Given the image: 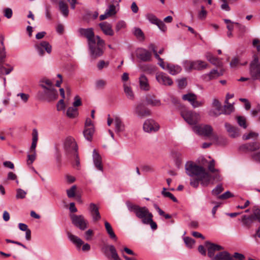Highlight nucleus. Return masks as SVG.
Segmentation results:
<instances>
[{
	"label": "nucleus",
	"mask_w": 260,
	"mask_h": 260,
	"mask_svg": "<svg viewBox=\"0 0 260 260\" xmlns=\"http://www.w3.org/2000/svg\"><path fill=\"white\" fill-rule=\"evenodd\" d=\"M231 254L227 251H222L218 253L212 259L214 260H230Z\"/></svg>",
	"instance_id": "obj_29"
},
{
	"label": "nucleus",
	"mask_w": 260,
	"mask_h": 260,
	"mask_svg": "<svg viewBox=\"0 0 260 260\" xmlns=\"http://www.w3.org/2000/svg\"><path fill=\"white\" fill-rule=\"evenodd\" d=\"M253 213L251 216L254 220H257L260 222V208L257 206H254L252 209Z\"/></svg>",
	"instance_id": "obj_43"
},
{
	"label": "nucleus",
	"mask_w": 260,
	"mask_h": 260,
	"mask_svg": "<svg viewBox=\"0 0 260 260\" xmlns=\"http://www.w3.org/2000/svg\"><path fill=\"white\" fill-rule=\"evenodd\" d=\"M156 25L162 31L165 32L167 30V26L162 21L159 20Z\"/></svg>",
	"instance_id": "obj_61"
},
{
	"label": "nucleus",
	"mask_w": 260,
	"mask_h": 260,
	"mask_svg": "<svg viewBox=\"0 0 260 260\" xmlns=\"http://www.w3.org/2000/svg\"><path fill=\"white\" fill-rule=\"evenodd\" d=\"M181 115L189 125H196L201 118L199 113L191 110L182 111Z\"/></svg>",
	"instance_id": "obj_5"
},
{
	"label": "nucleus",
	"mask_w": 260,
	"mask_h": 260,
	"mask_svg": "<svg viewBox=\"0 0 260 260\" xmlns=\"http://www.w3.org/2000/svg\"><path fill=\"white\" fill-rule=\"evenodd\" d=\"M35 48L40 56L44 55V49L49 54L52 51L51 46L46 41H42L40 44H36L35 45Z\"/></svg>",
	"instance_id": "obj_15"
},
{
	"label": "nucleus",
	"mask_w": 260,
	"mask_h": 260,
	"mask_svg": "<svg viewBox=\"0 0 260 260\" xmlns=\"http://www.w3.org/2000/svg\"><path fill=\"white\" fill-rule=\"evenodd\" d=\"M206 59L211 63L216 66H220L221 62L219 59L214 56L210 52H207L205 55Z\"/></svg>",
	"instance_id": "obj_32"
},
{
	"label": "nucleus",
	"mask_w": 260,
	"mask_h": 260,
	"mask_svg": "<svg viewBox=\"0 0 260 260\" xmlns=\"http://www.w3.org/2000/svg\"><path fill=\"white\" fill-rule=\"evenodd\" d=\"M94 130L92 126L90 128H85L83 134L85 139L88 141L92 140V136L94 133Z\"/></svg>",
	"instance_id": "obj_38"
},
{
	"label": "nucleus",
	"mask_w": 260,
	"mask_h": 260,
	"mask_svg": "<svg viewBox=\"0 0 260 260\" xmlns=\"http://www.w3.org/2000/svg\"><path fill=\"white\" fill-rule=\"evenodd\" d=\"M105 41L99 36H96V40L88 44V47L90 56L96 58L101 56L104 52Z\"/></svg>",
	"instance_id": "obj_2"
},
{
	"label": "nucleus",
	"mask_w": 260,
	"mask_h": 260,
	"mask_svg": "<svg viewBox=\"0 0 260 260\" xmlns=\"http://www.w3.org/2000/svg\"><path fill=\"white\" fill-rule=\"evenodd\" d=\"M137 217L141 219L142 222L143 223V221L145 219L149 218V217H153L152 214L149 212L148 208L146 207H139L137 211L135 214Z\"/></svg>",
	"instance_id": "obj_13"
},
{
	"label": "nucleus",
	"mask_w": 260,
	"mask_h": 260,
	"mask_svg": "<svg viewBox=\"0 0 260 260\" xmlns=\"http://www.w3.org/2000/svg\"><path fill=\"white\" fill-rule=\"evenodd\" d=\"M185 169L187 175L190 177H196L191 179L190 181V185L194 188L198 187L200 183L202 186L207 187L210 184H213V181L218 182L222 179L219 173L212 175L204 167L193 161L187 162Z\"/></svg>",
	"instance_id": "obj_1"
},
{
	"label": "nucleus",
	"mask_w": 260,
	"mask_h": 260,
	"mask_svg": "<svg viewBox=\"0 0 260 260\" xmlns=\"http://www.w3.org/2000/svg\"><path fill=\"white\" fill-rule=\"evenodd\" d=\"M58 5L59 9L61 14L63 15V16L67 17L68 16L69 12L68 5L63 0L59 1Z\"/></svg>",
	"instance_id": "obj_27"
},
{
	"label": "nucleus",
	"mask_w": 260,
	"mask_h": 260,
	"mask_svg": "<svg viewBox=\"0 0 260 260\" xmlns=\"http://www.w3.org/2000/svg\"><path fill=\"white\" fill-rule=\"evenodd\" d=\"M234 110V106L233 104H230L228 102V104H226L224 106V113L225 114H230L231 112H232Z\"/></svg>",
	"instance_id": "obj_52"
},
{
	"label": "nucleus",
	"mask_w": 260,
	"mask_h": 260,
	"mask_svg": "<svg viewBox=\"0 0 260 260\" xmlns=\"http://www.w3.org/2000/svg\"><path fill=\"white\" fill-rule=\"evenodd\" d=\"M260 145L257 142L249 143L244 144L243 146V148L249 151H255L259 148Z\"/></svg>",
	"instance_id": "obj_34"
},
{
	"label": "nucleus",
	"mask_w": 260,
	"mask_h": 260,
	"mask_svg": "<svg viewBox=\"0 0 260 260\" xmlns=\"http://www.w3.org/2000/svg\"><path fill=\"white\" fill-rule=\"evenodd\" d=\"M152 218L153 217H149V218L147 219V220L145 219L143 221V224H150L151 229L154 230L157 229V224L154 221H153Z\"/></svg>",
	"instance_id": "obj_49"
},
{
	"label": "nucleus",
	"mask_w": 260,
	"mask_h": 260,
	"mask_svg": "<svg viewBox=\"0 0 260 260\" xmlns=\"http://www.w3.org/2000/svg\"><path fill=\"white\" fill-rule=\"evenodd\" d=\"M72 223L81 230H84L87 228L88 222L85 220L83 215H77L73 214L71 216Z\"/></svg>",
	"instance_id": "obj_9"
},
{
	"label": "nucleus",
	"mask_w": 260,
	"mask_h": 260,
	"mask_svg": "<svg viewBox=\"0 0 260 260\" xmlns=\"http://www.w3.org/2000/svg\"><path fill=\"white\" fill-rule=\"evenodd\" d=\"M205 243L207 247L208 256L210 258H212L214 257L215 251L223 249V247L220 245L211 243L209 241H206Z\"/></svg>",
	"instance_id": "obj_17"
},
{
	"label": "nucleus",
	"mask_w": 260,
	"mask_h": 260,
	"mask_svg": "<svg viewBox=\"0 0 260 260\" xmlns=\"http://www.w3.org/2000/svg\"><path fill=\"white\" fill-rule=\"evenodd\" d=\"M249 73L253 80L260 79V63L258 57L254 55L253 59L250 64Z\"/></svg>",
	"instance_id": "obj_6"
},
{
	"label": "nucleus",
	"mask_w": 260,
	"mask_h": 260,
	"mask_svg": "<svg viewBox=\"0 0 260 260\" xmlns=\"http://www.w3.org/2000/svg\"><path fill=\"white\" fill-rule=\"evenodd\" d=\"M107 248L110 252L111 257L112 258L113 260H121L116 251V248L113 245H108Z\"/></svg>",
	"instance_id": "obj_37"
},
{
	"label": "nucleus",
	"mask_w": 260,
	"mask_h": 260,
	"mask_svg": "<svg viewBox=\"0 0 260 260\" xmlns=\"http://www.w3.org/2000/svg\"><path fill=\"white\" fill-rule=\"evenodd\" d=\"M182 98L183 100L189 102L194 108L200 107L203 105V102L197 101V96L193 93L184 94Z\"/></svg>",
	"instance_id": "obj_12"
},
{
	"label": "nucleus",
	"mask_w": 260,
	"mask_h": 260,
	"mask_svg": "<svg viewBox=\"0 0 260 260\" xmlns=\"http://www.w3.org/2000/svg\"><path fill=\"white\" fill-rule=\"evenodd\" d=\"M254 219L253 218V217L250 216H247V215H243L241 219V221L243 223V224L249 228L252 223H253Z\"/></svg>",
	"instance_id": "obj_36"
},
{
	"label": "nucleus",
	"mask_w": 260,
	"mask_h": 260,
	"mask_svg": "<svg viewBox=\"0 0 260 260\" xmlns=\"http://www.w3.org/2000/svg\"><path fill=\"white\" fill-rule=\"evenodd\" d=\"M82 105V102L81 98L78 96L76 95L74 97V102L73 103L74 107L77 108Z\"/></svg>",
	"instance_id": "obj_63"
},
{
	"label": "nucleus",
	"mask_w": 260,
	"mask_h": 260,
	"mask_svg": "<svg viewBox=\"0 0 260 260\" xmlns=\"http://www.w3.org/2000/svg\"><path fill=\"white\" fill-rule=\"evenodd\" d=\"M114 123L115 125V131L117 134H119L124 131L125 125L120 117L118 116L115 117L114 119Z\"/></svg>",
	"instance_id": "obj_22"
},
{
	"label": "nucleus",
	"mask_w": 260,
	"mask_h": 260,
	"mask_svg": "<svg viewBox=\"0 0 260 260\" xmlns=\"http://www.w3.org/2000/svg\"><path fill=\"white\" fill-rule=\"evenodd\" d=\"M68 237L70 240L76 246L77 249L80 248L82 245L83 244V241L78 237L68 232Z\"/></svg>",
	"instance_id": "obj_23"
},
{
	"label": "nucleus",
	"mask_w": 260,
	"mask_h": 260,
	"mask_svg": "<svg viewBox=\"0 0 260 260\" xmlns=\"http://www.w3.org/2000/svg\"><path fill=\"white\" fill-rule=\"evenodd\" d=\"M107 85V81L104 79H100L95 81V87L97 89H103Z\"/></svg>",
	"instance_id": "obj_42"
},
{
	"label": "nucleus",
	"mask_w": 260,
	"mask_h": 260,
	"mask_svg": "<svg viewBox=\"0 0 260 260\" xmlns=\"http://www.w3.org/2000/svg\"><path fill=\"white\" fill-rule=\"evenodd\" d=\"M223 75V71H220L218 72L217 70H212L209 73L206 74L205 76L208 77V80H211L215 79Z\"/></svg>",
	"instance_id": "obj_33"
},
{
	"label": "nucleus",
	"mask_w": 260,
	"mask_h": 260,
	"mask_svg": "<svg viewBox=\"0 0 260 260\" xmlns=\"http://www.w3.org/2000/svg\"><path fill=\"white\" fill-rule=\"evenodd\" d=\"M105 228H106V231H107V233L108 234V235H109L111 239H114L115 240H116L117 237H116L110 224L108 222L105 221Z\"/></svg>",
	"instance_id": "obj_39"
},
{
	"label": "nucleus",
	"mask_w": 260,
	"mask_h": 260,
	"mask_svg": "<svg viewBox=\"0 0 260 260\" xmlns=\"http://www.w3.org/2000/svg\"><path fill=\"white\" fill-rule=\"evenodd\" d=\"M212 107L215 108L216 110L218 112V113H215L214 112H211V115L217 116L221 114V112L220 111L221 110V104L220 102L217 99H213L212 103Z\"/></svg>",
	"instance_id": "obj_26"
},
{
	"label": "nucleus",
	"mask_w": 260,
	"mask_h": 260,
	"mask_svg": "<svg viewBox=\"0 0 260 260\" xmlns=\"http://www.w3.org/2000/svg\"><path fill=\"white\" fill-rule=\"evenodd\" d=\"M39 86L44 90L53 87L54 85L53 83L50 80L46 78H44L40 80Z\"/></svg>",
	"instance_id": "obj_25"
},
{
	"label": "nucleus",
	"mask_w": 260,
	"mask_h": 260,
	"mask_svg": "<svg viewBox=\"0 0 260 260\" xmlns=\"http://www.w3.org/2000/svg\"><path fill=\"white\" fill-rule=\"evenodd\" d=\"M258 136V134L251 132L248 134H244L243 136V139L244 140H248L251 138H255Z\"/></svg>",
	"instance_id": "obj_57"
},
{
	"label": "nucleus",
	"mask_w": 260,
	"mask_h": 260,
	"mask_svg": "<svg viewBox=\"0 0 260 260\" xmlns=\"http://www.w3.org/2000/svg\"><path fill=\"white\" fill-rule=\"evenodd\" d=\"M125 204H126V205L127 206L128 210L130 212H134L135 214H136L139 207H140L139 206H138L137 205L133 204L129 201H127L126 202Z\"/></svg>",
	"instance_id": "obj_44"
},
{
	"label": "nucleus",
	"mask_w": 260,
	"mask_h": 260,
	"mask_svg": "<svg viewBox=\"0 0 260 260\" xmlns=\"http://www.w3.org/2000/svg\"><path fill=\"white\" fill-rule=\"evenodd\" d=\"M134 113L137 117L141 119L151 115V111L142 103L138 104L136 106Z\"/></svg>",
	"instance_id": "obj_7"
},
{
	"label": "nucleus",
	"mask_w": 260,
	"mask_h": 260,
	"mask_svg": "<svg viewBox=\"0 0 260 260\" xmlns=\"http://www.w3.org/2000/svg\"><path fill=\"white\" fill-rule=\"evenodd\" d=\"M124 91L127 98L130 100H134V94L132 90V88L126 84H124Z\"/></svg>",
	"instance_id": "obj_41"
},
{
	"label": "nucleus",
	"mask_w": 260,
	"mask_h": 260,
	"mask_svg": "<svg viewBox=\"0 0 260 260\" xmlns=\"http://www.w3.org/2000/svg\"><path fill=\"white\" fill-rule=\"evenodd\" d=\"M139 83L140 88L144 90H148L149 89V85L148 84V79L146 77L142 75L139 78Z\"/></svg>",
	"instance_id": "obj_28"
},
{
	"label": "nucleus",
	"mask_w": 260,
	"mask_h": 260,
	"mask_svg": "<svg viewBox=\"0 0 260 260\" xmlns=\"http://www.w3.org/2000/svg\"><path fill=\"white\" fill-rule=\"evenodd\" d=\"M64 149L68 153H74L77 152L78 146L75 139L69 137L66 139L64 142Z\"/></svg>",
	"instance_id": "obj_8"
},
{
	"label": "nucleus",
	"mask_w": 260,
	"mask_h": 260,
	"mask_svg": "<svg viewBox=\"0 0 260 260\" xmlns=\"http://www.w3.org/2000/svg\"><path fill=\"white\" fill-rule=\"evenodd\" d=\"M146 101L148 105L152 106H159L161 105L160 101L156 99L154 96L148 95L146 98Z\"/></svg>",
	"instance_id": "obj_30"
},
{
	"label": "nucleus",
	"mask_w": 260,
	"mask_h": 260,
	"mask_svg": "<svg viewBox=\"0 0 260 260\" xmlns=\"http://www.w3.org/2000/svg\"><path fill=\"white\" fill-rule=\"evenodd\" d=\"M215 162L214 159H212L209 161L208 166V170L211 173H218V171H219L218 170L215 169Z\"/></svg>",
	"instance_id": "obj_51"
},
{
	"label": "nucleus",
	"mask_w": 260,
	"mask_h": 260,
	"mask_svg": "<svg viewBox=\"0 0 260 260\" xmlns=\"http://www.w3.org/2000/svg\"><path fill=\"white\" fill-rule=\"evenodd\" d=\"M207 12L203 6H201V10L198 13V18L200 19H204L207 16Z\"/></svg>",
	"instance_id": "obj_56"
},
{
	"label": "nucleus",
	"mask_w": 260,
	"mask_h": 260,
	"mask_svg": "<svg viewBox=\"0 0 260 260\" xmlns=\"http://www.w3.org/2000/svg\"><path fill=\"white\" fill-rule=\"evenodd\" d=\"M78 31L80 36L84 37L87 39V44L96 40V36H95L92 28H80Z\"/></svg>",
	"instance_id": "obj_11"
},
{
	"label": "nucleus",
	"mask_w": 260,
	"mask_h": 260,
	"mask_svg": "<svg viewBox=\"0 0 260 260\" xmlns=\"http://www.w3.org/2000/svg\"><path fill=\"white\" fill-rule=\"evenodd\" d=\"M92 157L95 167L98 170L103 171V167L102 161V157L95 149H94L93 151Z\"/></svg>",
	"instance_id": "obj_20"
},
{
	"label": "nucleus",
	"mask_w": 260,
	"mask_h": 260,
	"mask_svg": "<svg viewBox=\"0 0 260 260\" xmlns=\"http://www.w3.org/2000/svg\"><path fill=\"white\" fill-rule=\"evenodd\" d=\"M224 125L230 137L235 138L239 136V129L237 127L232 125L229 123H225Z\"/></svg>",
	"instance_id": "obj_21"
},
{
	"label": "nucleus",
	"mask_w": 260,
	"mask_h": 260,
	"mask_svg": "<svg viewBox=\"0 0 260 260\" xmlns=\"http://www.w3.org/2000/svg\"><path fill=\"white\" fill-rule=\"evenodd\" d=\"M105 12L110 17L114 15L116 13V7L113 4H111L108 6V9L106 10Z\"/></svg>",
	"instance_id": "obj_47"
},
{
	"label": "nucleus",
	"mask_w": 260,
	"mask_h": 260,
	"mask_svg": "<svg viewBox=\"0 0 260 260\" xmlns=\"http://www.w3.org/2000/svg\"><path fill=\"white\" fill-rule=\"evenodd\" d=\"M37 96L41 100H46L48 102H51L55 100L57 98L58 92L54 88V86H53L38 91Z\"/></svg>",
	"instance_id": "obj_3"
},
{
	"label": "nucleus",
	"mask_w": 260,
	"mask_h": 260,
	"mask_svg": "<svg viewBox=\"0 0 260 260\" xmlns=\"http://www.w3.org/2000/svg\"><path fill=\"white\" fill-rule=\"evenodd\" d=\"M159 124L151 119H147L143 124V129L146 133H155L159 130Z\"/></svg>",
	"instance_id": "obj_10"
},
{
	"label": "nucleus",
	"mask_w": 260,
	"mask_h": 260,
	"mask_svg": "<svg viewBox=\"0 0 260 260\" xmlns=\"http://www.w3.org/2000/svg\"><path fill=\"white\" fill-rule=\"evenodd\" d=\"M184 241L186 245L189 248H192L195 243V241L193 239L188 237H185Z\"/></svg>",
	"instance_id": "obj_54"
},
{
	"label": "nucleus",
	"mask_w": 260,
	"mask_h": 260,
	"mask_svg": "<svg viewBox=\"0 0 260 260\" xmlns=\"http://www.w3.org/2000/svg\"><path fill=\"white\" fill-rule=\"evenodd\" d=\"M161 194L166 198H169L174 202H177V199L174 196V195L169 191H166V188H163L162 190L161 191Z\"/></svg>",
	"instance_id": "obj_46"
},
{
	"label": "nucleus",
	"mask_w": 260,
	"mask_h": 260,
	"mask_svg": "<svg viewBox=\"0 0 260 260\" xmlns=\"http://www.w3.org/2000/svg\"><path fill=\"white\" fill-rule=\"evenodd\" d=\"M78 115V111L77 108L75 107H69L67 111V115L69 118H74L77 116Z\"/></svg>",
	"instance_id": "obj_40"
},
{
	"label": "nucleus",
	"mask_w": 260,
	"mask_h": 260,
	"mask_svg": "<svg viewBox=\"0 0 260 260\" xmlns=\"http://www.w3.org/2000/svg\"><path fill=\"white\" fill-rule=\"evenodd\" d=\"M232 197H233V195L231 192L229 191H227L221 195L219 196L217 198L218 199L225 200Z\"/></svg>",
	"instance_id": "obj_60"
},
{
	"label": "nucleus",
	"mask_w": 260,
	"mask_h": 260,
	"mask_svg": "<svg viewBox=\"0 0 260 260\" xmlns=\"http://www.w3.org/2000/svg\"><path fill=\"white\" fill-rule=\"evenodd\" d=\"M89 210L94 221H98L101 219V216L99 211V208L95 204H90Z\"/></svg>",
	"instance_id": "obj_19"
},
{
	"label": "nucleus",
	"mask_w": 260,
	"mask_h": 260,
	"mask_svg": "<svg viewBox=\"0 0 260 260\" xmlns=\"http://www.w3.org/2000/svg\"><path fill=\"white\" fill-rule=\"evenodd\" d=\"M223 190V188L221 185H218L212 191V193L213 195H218Z\"/></svg>",
	"instance_id": "obj_58"
},
{
	"label": "nucleus",
	"mask_w": 260,
	"mask_h": 260,
	"mask_svg": "<svg viewBox=\"0 0 260 260\" xmlns=\"http://www.w3.org/2000/svg\"><path fill=\"white\" fill-rule=\"evenodd\" d=\"M184 69L187 71H190L193 70V61L190 60H185L183 63Z\"/></svg>",
	"instance_id": "obj_50"
},
{
	"label": "nucleus",
	"mask_w": 260,
	"mask_h": 260,
	"mask_svg": "<svg viewBox=\"0 0 260 260\" xmlns=\"http://www.w3.org/2000/svg\"><path fill=\"white\" fill-rule=\"evenodd\" d=\"M166 70H168L170 74L175 75L181 72V68L178 65L167 63V68Z\"/></svg>",
	"instance_id": "obj_24"
},
{
	"label": "nucleus",
	"mask_w": 260,
	"mask_h": 260,
	"mask_svg": "<svg viewBox=\"0 0 260 260\" xmlns=\"http://www.w3.org/2000/svg\"><path fill=\"white\" fill-rule=\"evenodd\" d=\"M136 56L138 58L143 61H150L151 60V53L144 48L137 49L136 50Z\"/></svg>",
	"instance_id": "obj_14"
},
{
	"label": "nucleus",
	"mask_w": 260,
	"mask_h": 260,
	"mask_svg": "<svg viewBox=\"0 0 260 260\" xmlns=\"http://www.w3.org/2000/svg\"><path fill=\"white\" fill-rule=\"evenodd\" d=\"M146 19L152 24L156 25V23L159 21V19H158L155 15L152 13H148L146 15Z\"/></svg>",
	"instance_id": "obj_45"
},
{
	"label": "nucleus",
	"mask_w": 260,
	"mask_h": 260,
	"mask_svg": "<svg viewBox=\"0 0 260 260\" xmlns=\"http://www.w3.org/2000/svg\"><path fill=\"white\" fill-rule=\"evenodd\" d=\"M237 122L238 124L242 127L244 128H246L247 127V124L246 122V119L243 116H238L237 118Z\"/></svg>",
	"instance_id": "obj_53"
},
{
	"label": "nucleus",
	"mask_w": 260,
	"mask_h": 260,
	"mask_svg": "<svg viewBox=\"0 0 260 260\" xmlns=\"http://www.w3.org/2000/svg\"><path fill=\"white\" fill-rule=\"evenodd\" d=\"M76 190V186L73 185L70 189L67 190V196L69 198H73L75 196V191Z\"/></svg>",
	"instance_id": "obj_55"
},
{
	"label": "nucleus",
	"mask_w": 260,
	"mask_h": 260,
	"mask_svg": "<svg viewBox=\"0 0 260 260\" xmlns=\"http://www.w3.org/2000/svg\"><path fill=\"white\" fill-rule=\"evenodd\" d=\"M4 16L8 19H10L12 16V10L11 9L7 8L4 10Z\"/></svg>",
	"instance_id": "obj_64"
},
{
	"label": "nucleus",
	"mask_w": 260,
	"mask_h": 260,
	"mask_svg": "<svg viewBox=\"0 0 260 260\" xmlns=\"http://www.w3.org/2000/svg\"><path fill=\"white\" fill-rule=\"evenodd\" d=\"M99 26L105 35L113 36L114 34V31L112 29V25L107 22H103L99 24Z\"/></svg>",
	"instance_id": "obj_18"
},
{
	"label": "nucleus",
	"mask_w": 260,
	"mask_h": 260,
	"mask_svg": "<svg viewBox=\"0 0 260 260\" xmlns=\"http://www.w3.org/2000/svg\"><path fill=\"white\" fill-rule=\"evenodd\" d=\"M27 194L26 191L21 188L16 189V199H23L25 198Z\"/></svg>",
	"instance_id": "obj_48"
},
{
	"label": "nucleus",
	"mask_w": 260,
	"mask_h": 260,
	"mask_svg": "<svg viewBox=\"0 0 260 260\" xmlns=\"http://www.w3.org/2000/svg\"><path fill=\"white\" fill-rule=\"evenodd\" d=\"M156 79L159 83L166 86H171L173 83L171 78L162 72L157 73Z\"/></svg>",
	"instance_id": "obj_16"
},
{
	"label": "nucleus",
	"mask_w": 260,
	"mask_h": 260,
	"mask_svg": "<svg viewBox=\"0 0 260 260\" xmlns=\"http://www.w3.org/2000/svg\"><path fill=\"white\" fill-rule=\"evenodd\" d=\"M109 65V62L108 61H105L104 60H100L98 64H97V67L99 69V70H102L104 68H107L108 67Z\"/></svg>",
	"instance_id": "obj_62"
},
{
	"label": "nucleus",
	"mask_w": 260,
	"mask_h": 260,
	"mask_svg": "<svg viewBox=\"0 0 260 260\" xmlns=\"http://www.w3.org/2000/svg\"><path fill=\"white\" fill-rule=\"evenodd\" d=\"M126 23L123 21H120L117 22L115 26L116 31H119L120 29L125 28Z\"/></svg>",
	"instance_id": "obj_59"
},
{
	"label": "nucleus",
	"mask_w": 260,
	"mask_h": 260,
	"mask_svg": "<svg viewBox=\"0 0 260 260\" xmlns=\"http://www.w3.org/2000/svg\"><path fill=\"white\" fill-rule=\"evenodd\" d=\"M192 130L194 133L205 137H209L212 136V138L215 140H217L218 137L217 135H212L213 128L209 125H198L192 127Z\"/></svg>",
	"instance_id": "obj_4"
},
{
	"label": "nucleus",
	"mask_w": 260,
	"mask_h": 260,
	"mask_svg": "<svg viewBox=\"0 0 260 260\" xmlns=\"http://www.w3.org/2000/svg\"><path fill=\"white\" fill-rule=\"evenodd\" d=\"M32 141L30 147V150L35 152V149L37 146V143L38 139V133L36 129H34L32 133Z\"/></svg>",
	"instance_id": "obj_35"
},
{
	"label": "nucleus",
	"mask_w": 260,
	"mask_h": 260,
	"mask_svg": "<svg viewBox=\"0 0 260 260\" xmlns=\"http://www.w3.org/2000/svg\"><path fill=\"white\" fill-rule=\"evenodd\" d=\"M208 67V64L205 61L198 60L193 61V70H202Z\"/></svg>",
	"instance_id": "obj_31"
}]
</instances>
